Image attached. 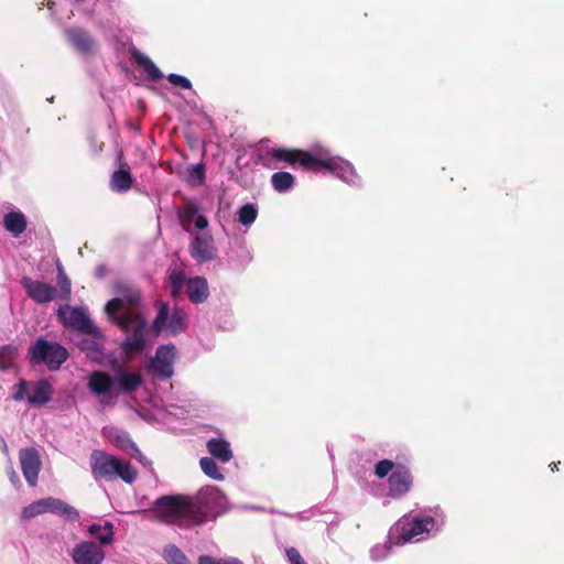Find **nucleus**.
Here are the masks:
<instances>
[{"instance_id":"obj_36","label":"nucleus","mask_w":564,"mask_h":564,"mask_svg":"<svg viewBox=\"0 0 564 564\" xmlns=\"http://www.w3.org/2000/svg\"><path fill=\"white\" fill-rule=\"evenodd\" d=\"M58 513L64 517L67 521L75 522L79 520V511L73 506L62 500Z\"/></svg>"},{"instance_id":"obj_10","label":"nucleus","mask_w":564,"mask_h":564,"mask_svg":"<svg viewBox=\"0 0 564 564\" xmlns=\"http://www.w3.org/2000/svg\"><path fill=\"white\" fill-rule=\"evenodd\" d=\"M29 382L21 379L17 384V391L13 394L14 401L24 399L34 406H42L52 400L54 388L47 379H40L33 384L32 392L28 391Z\"/></svg>"},{"instance_id":"obj_5","label":"nucleus","mask_w":564,"mask_h":564,"mask_svg":"<svg viewBox=\"0 0 564 564\" xmlns=\"http://www.w3.org/2000/svg\"><path fill=\"white\" fill-rule=\"evenodd\" d=\"M67 349L57 341H50L40 337L28 349V359L31 366L45 365L48 370L56 371L68 359Z\"/></svg>"},{"instance_id":"obj_11","label":"nucleus","mask_w":564,"mask_h":564,"mask_svg":"<svg viewBox=\"0 0 564 564\" xmlns=\"http://www.w3.org/2000/svg\"><path fill=\"white\" fill-rule=\"evenodd\" d=\"M115 379L106 371L95 370L88 377L87 388L94 395L100 398V403L107 405L112 399Z\"/></svg>"},{"instance_id":"obj_16","label":"nucleus","mask_w":564,"mask_h":564,"mask_svg":"<svg viewBox=\"0 0 564 564\" xmlns=\"http://www.w3.org/2000/svg\"><path fill=\"white\" fill-rule=\"evenodd\" d=\"M21 284L25 289L28 296L36 303H48L57 296L56 288L48 283L35 281L29 276H23L21 279Z\"/></svg>"},{"instance_id":"obj_3","label":"nucleus","mask_w":564,"mask_h":564,"mask_svg":"<svg viewBox=\"0 0 564 564\" xmlns=\"http://www.w3.org/2000/svg\"><path fill=\"white\" fill-rule=\"evenodd\" d=\"M89 465L95 480L113 481L120 478L132 484L138 478V470L130 462L121 460L105 451L94 449L90 453Z\"/></svg>"},{"instance_id":"obj_34","label":"nucleus","mask_w":564,"mask_h":564,"mask_svg":"<svg viewBox=\"0 0 564 564\" xmlns=\"http://www.w3.org/2000/svg\"><path fill=\"white\" fill-rule=\"evenodd\" d=\"M397 467V464H394L392 460L390 459H382V460H379L376 466H375V474L377 477L379 478H383L386 477L389 473H393V470L395 469Z\"/></svg>"},{"instance_id":"obj_20","label":"nucleus","mask_w":564,"mask_h":564,"mask_svg":"<svg viewBox=\"0 0 564 564\" xmlns=\"http://www.w3.org/2000/svg\"><path fill=\"white\" fill-rule=\"evenodd\" d=\"M434 527V519L432 517L413 518L402 524L400 531V540L402 542H411L423 533L430 532Z\"/></svg>"},{"instance_id":"obj_2","label":"nucleus","mask_w":564,"mask_h":564,"mask_svg":"<svg viewBox=\"0 0 564 564\" xmlns=\"http://www.w3.org/2000/svg\"><path fill=\"white\" fill-rule=\"evenodd\" d=\"M154 518L162 523L182 529L197 527L189 495H164L153 502Z\"/></svg>"},{"instance_id":"obj_28","label":"nucleus","mask_w":564,"mask_h":564,"mask_svg":"<svg viewBox=\"0 0 564 564\" xmlns=\"http://www.w3.org/2000/svg\"><path fill=\"white\" fill-rule=\"evenodd\" d=\"M19 348L12 344L3 345L0 347V371L8 370L14 366L15 360L19 358Z\"/></svg>"},{"instance_id":"obj_33","label":"nucleus","mask_w":564,"mask_h":564,"mask_svg":"<svg viewBox=\"0 0 564 564\" xmlns=\"http://www.w3.org/2000/svg\"><path fill=\"white\" fill-rule=\"evenodd\" d=\"M258 210L253 204H245L238 210L239 223L243 226H250L254 223Z\"/></svg>"},{"instance_id":"obj_32","label":"nucleus","mask_w":564,"mask_h":564,"mask_svg":"<svg viewBox=\"0 0 564 564\" xmlns=\"http://www.w3.org/2000/svg\"><path fill=\"white\" fill-rule=\"evenodd\" d=\"M199 466L206 476L215 480H224V475L220 473L219 467L212 457L200 458Z\"/></svg>"},{"instance_id":"obj_7","label":"nucleus","mask_w":564,"mask_h":564,"mask_svg":"<svg viewBox=\"0 0 564 564\" xmlns=\"http://www.w3.org/2000/svg\"><path fill=\"white\" fill-rule=\"evenodd\" d=\"M158 314L152 322L151 332L158 336L165 328L169 336H175L187 327L186 316L183 310L175 307L170 314V306L165 302L156 303Z\"/></svg>"},{"instance_id":"obj_38","label":"nucleus","mask_w":564,"mask_h":564,"mask_svg":"<svg viewBox=\"0 0 564 564\" xmlns=\"http://www.w3.org/2000/svg\"><path fill=\"white\" fill-rule=\"evenodd\" d=\"M167 80L172 85L182 87L184 89H191L192 88V83L186 77H184L182 75H178V74H170L167 76Z\"/></svg>"},{"instance_id":"obj_29","label":"nucleus","mask_w":564,"mask_h":564,"mask_svg":"<svg viewBox=\"0 0 564 564\" xmlns=\"http://www.w3.org/2000/svg\"><path fill=\"white\" fill-rule=\"evenodd\" d=\"M294 183H295V178L289 172L280 171V172L272 174V176H271L272 187L278 193H284V192L290 191L293 187Z\"/></svg>"},{"instance_id":"obj_25","label":"nucleus","mask_w":564,"mask_h":564,"mask_svg":"<svg viewBox=\"0 0 564 564\" xmlns=\"http://www.w3.org/2000/svg\"><path fill=\"white\" fill-rule=\"evenodd\" d=\"M207 449L213 457L221 463H228L232 459V451L230 444L223 438H212L207 442Z\"/></svg>"},{"instance_id":"obj_8","label":"nucleus","mask_w":564,"mask_h":564,"mask_svg":"<svg viewBox=\"0 0 564 564\" xmlns=\"http://www.w3.org/2000/svg\"><path fill=\"white\" fill-rule=\"evenodd\" d=\"M57 316L67 328L77 330L80 334L90 335L94 338H101L102 335L94 325L86 310L72 307L69 305L61 306L57 310Z\"/></svg>"},{"instance_id":"obj_1","label":"nucleus","mask_w":564,"mask_h":564,"mask_svg":"<svg viewBox=\"0 0 564 564\" xmlns=\"http://www.w3.org/2000/svg\"><path fill=\"white\" fill-rule=\"evenodd\" d=\"M115 292L117 296L107 302L105 312L113 325L129 334L120 348L127 357H131L145 348L148 321L143 313L142 292L138 286L124 282L117 283Z\"/></svg>"},{"instance_id":"obj_35","label":"nucleus","mask_w":564,"mask_h":564,"mask_svg":"<svg viewBox=\"0 0 564 564\" xmlns=\"http://www.w3.org/2000/svg\"><path fill=\"white\" fill-rule=\"evenodd\" d=\"M42 513H44V509L42 508L41 500H36L22 509L21 518L29 520Z\"/></svg>"},{"instance_id":"obj_4","label":"nucleus","mask_w":564,"mask_h":564,"mask_svg":"<svg viewBox=\"0 0 564 564\" xmlns=\"http://www.w3.org/2000/svg\"><path fill=\"white\" fill-rule=\"evenodd\" d=\"M270 155L274 161L286 163L292 167L299 165L304 171L329 172L338 175V171L341 170L339 162L335 159H322L302 149L274 148L270 151Z\"/></svg>"},{"instance_id":"obj_37","label":"nucleus","mask_w":564,"mask_h":564,"mask_svg":"<svg viewBox=\"0 0 564 564\" xmlns=\"http://www.w3.org/2000/svg\"><path fill=\"white\" fill-rule=\"evenodd\" d=\"M40 500H41L42 508L44 509V513L45 512L58 513V510H59L61 503H62L61 499L54 498V497H47V498H43Z\"/></svg>"},{"instance_id":"obj_43","label":"nucleus","mask_w":564,"mask_h":564,"mask_svg":"<svg viewBox=\"0 0 564 564\" xmlns=\"http://www.w3.org/2000/svg\"><path fill=\"white\" fill-rule=\"evenodd\" d=\"M9 477L13 485L20 486L19 476H18L17 471L13 469V467H10Z\"/></svg>"},{"instance_id":"obj_13","label":"nucleus","mask_w":564,"mask_h":564,"mask_svg":"<svg viewBox=\"0 0 564 564\" xmlns=\"http://www.w3.org/2000/svg\"><path fill=\"white\" fill-rule=\"evenodd\" d=\"M189 254L198 263L214 260L217 249L213 236L208 232L196 234L189 243Z\"/></svg>"},{"instance_id":"obj_9","label":"nucleus","mask_w":564,"mask_h":564,"mask_svg":"<svg viewBox=\"0 0 564 564\" xmlns=\"http://www.w3.org/2000/svg\"><path fill=\"white\" fill-rule=\"evenodd\" d=\"M194 514L198 525L203 524L210 513L216 511L221 503V492L215 486H206L194 496H189Z\"/></svg>"},{"instance_id":"obj_6","label":"nucleus","mask_w":564,"mask_h":564,"mask_svg":"<svg viewBox=\"0 0 564 564\" xmlns=\"http://www.w3.org/2000/svg\"><path fill=\"white\" fill-rule=\"evenodd\" d=\"M167 286L173 299L183 295V288L189 301L194 304L204 303L209 296L208 282L203 276L186 279L180 270H173L167 276Z\"/></svg>"},{"instance_id":"obj_19","label":"nucleus","mask_w":564,"mask_h":564,"mask_svg":"<svg viewBox=\"0 0 564 564\" xmlns=\"http://www.w3.org/2000/svg\"><path fill=\"white\" fill-rule=\"evenodd\" d=\"M198 206L194 202L186 203L177 213L178 220L182 228L192 232V223L195 221V227L199 230H204L208 227V219L198 214Z\"/></svg>"},{"instance_id":"obj_18","label":"nucleus","mask_w":564,"mask_h":564,"mask_svg":"<svg viewBox=\"0 0 564 564\" xmlns=\"http://www.w3.org/2000/svg\"><path fill=\"white\" fill-rule=\"evenodd\" d=\"M69 44L82 54H90L96 47V42L90 33L80 26H70L65 30Z\"/></svg>"},{"instance_id":"obj_23","label":"nucleus","mask_w":564,"mask_h":564,"mask_svg":"<svg viewBox=\"0 0 564 564\" xmlns=\"http://www.w3.org/2000/svg\"><path fill=\"white\" fill-rule=\"evenodd\" d=\"M119 390L123 393H132L137 391L143 383V377L140 372H127L123 368L119 367L116 370Z\"/></svg>"},{"instance_id":"obj_14","label":"nucleus","mask_w":564,"mask_h":564,"mask_svg":"<svg viewBox=\"0 0 564 564\" xmlns=\"http://www.w3.org/2000/svg\"><path fill=\"white\" fill-rule=\"evenodd\" d=\"M389 491L388 496L398 499L405 496L413 484V476L409 467L402 464H397L395 469L388 479Z\"/></svg>"},{"instance_id":"obj_42","label":"nucleus","mask_w":564,"mask_h":564,"mask_svg":"<svg viewBox=\"0 0 564 564\" xmlns=\"http://www.w3.org/2000/svg\"><path fill=\"white\" fill-rule=\"evenodd\" d=\"M193 175L197 176L199 181L205 177V169L202 164L193 166Z\"/></svg>"},{"instance_id":"obj_45","label":"nucleus","mask_w":564,"mask_h":564,"mask_svg":"<svg viewBox=\"0 0 564 564\" xmlns=\"http://www.w3.org/2000/svg\"><path fill=\"white\" fill-rule=\"evenodd\" d=\"M232 564H242V563L238 560L237 563H232Z\"/></svg>"},{"instance_id":"obj_12","label":"nucleus","mask_w":564,"mask_h":564,"mask_svg":"<svg viewBox=\"0 0 564 564\" xmlns=\"http://www.w3.org/2000/svg\"><path fill=\"white\" fill-rule=\"evenodd\" d=\"M70 557L74 564H102L106 553L97 542L82 541L73 547Z\"/></svg>"},{"instance_id":"obj_30","label":"nucleus","mask_w":564,"mask_h":564,"mask_svg":"<svg viewBox=\"0 0 564 564\" xmlns=\"http://www.w3.org/2000/svg\"><path fill=\"white\" fill-rule=\"evenodd\" d=\"M167 564H189L186 555L174 544H167L163 550Z\"/></svg>"},{"instance_id":"obj_27","label":"nucleus","mask_w":564,"mask_h":564,"mask_svg":"<svg viewBox=\"0 0 564 564\" xmlns=\"http://www.w3.org/2000/svg\"><path fill=\"white\" fill-rule=\"evenodd\" d=\"M110 441L113 443L116 447L120 448L121 451L129 454L137 453L141 458V452L139 451L135 443L131 440L130 435L127 432L116 430L113 433H111Z\"/></svg>"},{"instance_id":"obj_21","label":"nucleus","mask_w":564,"mask_h":564,"mask_svg":"<svg viewBox=\"0 0 564 564\" xmlns=\"http://www.w3.org/2000/svg\"><path fill=\"white\" fill-rule=\"evenodd\" d=\"M118 163L119 169L115 171L110 177V187L115 192L123 193L131 188L133 178L128 164L123 162L122 152L118 155Z\"/></svg>"},{"instance_id":"obj_26","label":"nucleus","mask_w":564,"mask_h":564,"mask_svg":"<svg viewBox=\"0 0 564 564\" xmlns=\"http://www.w3.org/2000/svg\"><path fill=\"white\" fill-rule=\"evenodd\" d=\"M3 226L14 237H18L26 229V217L21 212H10L3 217Z\"/></svg>"},{"instance_id":"obj_17","label":"nucleus","mask_w":564,"mask_h":564,"mask_svg":"<svg viewBox=\"0 0 564 564\" xmlns=\"http://www.w3.org/2000/svg\"><path fill=\"white\" fill-rule=\"evenodd\" d=\"M19 459L26 482L31 487L36 486L41 469V460L37 451L35 448L21 449L19 453Z\"/></svg>"},{"instance_id":"obj_40","label":"nucleus","mask_w":564,"mask_h":564,"mask_svg":"<svg viewBox=\"0 0 564 564\" xmlns=\"http://www.w3.org/2000/svg\"><path fill=\"white\" fill-rule=\"evenodd\" d=\"M285 554L290 564H306L305 560L295 547H288Z\"/></svg>"},{"instance_id":"obj_41","label":"nucleus","mask_w":564,"mask_h":564,"mask_svg":"<svg viewBox=\"0 0 564 564\" xmlns=\"http://www.w3.org/2000/svg\"><path fill=\"white\" fill-rule=\"evenodd\" d=\"M237 561L238 560H236V558H234V560H226V561H216L212 556L202 555L198 558V564H232V563H237Z\"/></svg>"},{"instance_id":"obj_24","label":"nucleus","mask_w":564,"mask_h":564,"mask_svg":"<svg viewBox=\"0 0 564 564\" xmlns=\"http://www.w3.org/2000/svg\"><path fill=\"white\" fill-rule=\"evenodd\" d=\"M87 532L90 536H94L98 545L104 546L110 545L115 541V527L110 521H105L104 524L94 523L87 528Z\"/></svg>"},{"instance_id":"obj_44","label":"nucleus","mask_w":564,"mask_h":564,"mask_svg":"<svg viewBox=\"0 0 564 564\" xmlns=\"http://www.w3.org/2000/svg\"><path fill=\"white\" fill-rule=\"evenodd\" d=\"M558 464H560V462H557V463H554V462H553V463H551V464H550V468H551V470H552L553 473H554V471H556V470H558Z\"/></svg>"},{"instance_id":"obj_15","label":"nucleus","mask_w":564,"mask_h":564,"mask_svg":"<svg viewBox=\"0 0 564 564\" xmlns=\"http://www.w3.org/2000/svg\"><path fill=\"white\" fill-rule=\"evenodd\" d=\"M176 356L175 346L162 345L159 346L155 352V357L151 359V367L155 373L162 378L169 379L173 376V362Z\"/></svg>"},{"instance_id":"obj_39","label":"nucleus","mask_w":564,"mask_h":564,"mask_svg":"<svg viewBox=\"0 0 564 564\" xmlns=\"http://www.w3.org/2000/svg\"><path fill=\"white\" fill-rule=\"evenodd\" d=\"M80 349L87 351V355L90 354H101V345L95 340H83L80 343Z\"/></svg>"},{"instance_id":"obj_31","label":"nucleus","mask_w":564,"mask_h":564,"mask_svg":"<svg viewBox=\"0 0 564 564\" xmlns=\"http://www.w3.org/2000/svg\"><path fill=\"white\" fill-rule=\"evenodd\" d=\"M57 285L59 286V299L67 302L70 299L72 282L61 264L57 265Z\"/></svg>"},{"instance_id":"obj_22","label":"nucleus","mask_w":564,"mask_h":564,"mask_svg":"<svg viewBox=\"0 0 564 564\" xmlns=\"http://www.w3.org/2000/svg\"><path fill=\"white\" fill-rule=\"evenodd\" d=\"M130 57L138 68L142 69L148 78L152 82H159L163 78L162 72L156 67V65L140 52L137 47L130 48Z\"/></svg>"}]
</instances>
